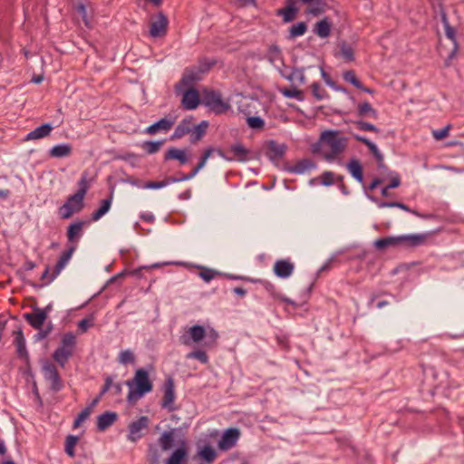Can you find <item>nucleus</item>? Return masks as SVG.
<instances>
[{"label": "nucleus", "mask_w": 464, "mask_h": 464, "mask_svg": "<svg viewBox=\"0 0 464 464\" xmlns=\"http://www.w3.org/2000/svg\"><path fill=\"white\" fill-rule=\"evenodd\" d=\"M432 232L423 234L401 235L397 237H386L378 238L373 242L374 247L379 251H383L389 247L414 248L423 246Z\"/></svg>", "instance_id": "f257e3e1"}, {"label": "nucleus", "mask_w": 464, "mask_h": 464, "mask_svg": "<svg viewBox=\"0 0 464 464\" xmlns=\"http://www.w3.org/2000/svg\"><path fill=\"white\" fill-rule=\"evenodd\" d=\"M125 384L129 388L127 395L129 403L136 402L153 390V382L150 379L149 372L143 368L137 369L133 378L127 380Z\"/></svg>", "instance_id": "f03ea898"}, {"label": "nucleus", "mask_w": 464, "mask_h": 464, "mask_svg": "<svg viewBox=\"0 0 464 464\" xmlns=\"http://www.w3.org/2000/svg\"><path fill=\"white\" fill-rule=\"evenodd\" d=\"M176 429L163 431L157 443H149L146 459L149 464H160L162 452L171 450L175 445Z\"/></svg>", "instance_id": "7ed1b4c3"}, {"label": "nucleus", "mask_w": 464, "mask_h": 464, "mask_svg": "<svg viewBox=\"0 0 464 464\" xmlns=\"http://www.w3.org/2000/svg\"><path fill=\"white\" fill-rule=\"evenodd\" d=\"M339 134V130H327L320 135L319 141L323 146H327L331 150L330 153L324 155L327 160H332L337 155L343 153L348 145V139Z\"/></svg>", "instance_id": "20e7f679"}, {"label": "nucleus", "mask_w": 464, "mask_h": 464, "mask_svg": "<svg viewBox=\"0 0 464 464\" xmlns=\"http://www.w3.org/2000/svg\"><path fill=\"white\" fill-rule=\"evenodd\" d=\"M201 102L216 114L225 113L231 108L227 102L223 101L220 92L215 90L205 89Z\"/></svg>", "instance_id": "39448f33"}, {"label": "nucleus", "mask_w": 464, "mask_h": 464, "mask_svg": "<svg viewBox=\"0 0 464 464\" xmlns=\"http://www.w3.org/2000/svg\"><path fill=\"white\" fill-rule=\"evenodd\" d=\"M84 192L77 190L76 193L70 195L65 203L59 208V215L63 219L70 218L74 213H79L84 208Z\"/></svg>", "instance_id": "423d86ee"}, {"label": "nucleus", "mask_w": 464, "mask_h": 464, "mask_svg": "<svg viewBox=\"0 0 464 464\" xmlns=\"http://www.w3.org/2000/svg\"><path fill=\"white\" fill-rule=\"evenodd\" d=\"M42 371L44 379L49 382V390L53 392H59L64 387L62 377L56 366L49 361L43 363Z\"/></svg>", "instance_id": "0eeeda50"}, {"label": "nucleus", "mask_w": 464, "mask_h": 464, "mask_svg": "<svg viewBox=\"0 0 464 464\" xmlns=\"http://www.w3.org/2000/svg\"><path fill=\"white\" fill-rule=\"evenodd\" d=\"M175 382L171 376L166 378L163 384V398L160 405L169 411H174L177 408L174 406L175 401Z\"/></svg>", "instance_id": "6e6552de"}, {"label": "nucleus", "mask_w": 464, "mask_h": 464, "mask_svg": "<svg viewBox=\"0 0 464 464\" xmlns=\"http://www.w3.org/2000/svg\"><path fill=\"white\" fill-rule=\"evenodd\" d=\"M240 435V430L237 428H228L225 430L218 442V450L221 451L230 450L237 445Z\"/></svg>", "instance_id": "1a4fd4ad"}, {"label": "nucleus", "mask_w": 464, "mask_h": 464, "mask_svg": "<svg viewBox=\"0 0 464 464\" xmlns=\"http://www.w3.org/2000/svg\"><path fill=\"white\" fill-rule=\"evenodd\" d=\"M169 19L162 12H159L152 17L150 28V35L152 38H160L167 34Z\"/></svg>", "instance_id": "9d476101"}, {"label": "nucleus", "mask_w": 464, "mask_h": 464, "mask_svg": "<svg viewBox=\"0 0 464 464\" xmlns=\"http://www.w3.org/2000/svg\"><path fill=\"white\" fill-rule=\"evenodd\" d=\"M203 76L193 67L185 68L181 79L176 84L177 91H183L185 88H195L194 85L201 81Z\"/></svg>", "instance_id": "9b49d317"}, {"label": "nucleus", "mask_w": 464, "mask_h": 464, "mask_svg": "<svg viewBox=\"0 0 464 464\" xmlns=\"http://www.w3.org/2000/svg\"><path fill=\"white\" fill-rule=\"evenodd\" d=\"M188 445L185 440H180L178 447L165 459V464H188Z\"/></svg>", "instance_id": "f8f14e48"}, {"label": "nucleus", "mask_w": 464, "mask_h": 464, "mask_svg": "<svg viewBox=\"0 0 464 464\" xmlns=\"http://www.w3.org/2000/svg\"><path fill=\"white\" fill-rule=\"evenodd\" d=\"M207 331L202 325L191 326L183 335L180 336V342L185 345L193 343H199L206 338Z\"/></svg>", "instance_id": "ddd939ff"}, {"label": "nucleus", "mask_w": 464, "mask_h": 464, "mask_svg": "<svg viewBox=\"0 0 464 464\" xmlns=\"http://www.w3.org/2000/svg\"><path fill=\"white\" fill-rule=\"evenodd\" d=\"M149 421L147 416H140L137 420L130 422L128 426V440L132 442L140 440L142 437L141 430L148 428Z\"/></svg>", "instance_id": "4468645a"}, {"label": "nucleus", "mask_w": 464, "mask_h": 464, "mask_svg": "<svg viewBox=\"0 0 464 464\" xmlns=\"http://www.w3.org/2000/svg\"><path fill=\"white\" fill-rule=\"evenodd\" d=\"M201 100L199 98V93L196 88H185L183 92V96L181 99L182 107L186 110H195Z\"/></svg>", "instance_id": "2eb2a0df"}, {"label": "nucleus", "mask_w": 464, "mask_h": 464, "mask_svg": "<svg viewBox=\"0 0 464 464\" xmlns=\"http://www.w3.org/2000/svg\"><path fill=\"white\" fill-rule=\"evenodd\" d=\"M174 124L175 118L165 117L147 127L145 133L149 135H154L160 131L167 132L173 127Z\"/></svg>", "instance_id": "dca6fc26"}, {"label": "nucleus", "mask_w": 464, "mask_h": 464, "mask_svg": "<svg viewBox=\"0 0 464 464\" xmlns=\"http://www.w3.org/2000/svg\"><path fill=\"white\" fill-rule=\"evenodd\" d=\"M286 150L287 147L285 144H279L276 140H271L266 143V155L270 160L276 161L285 156Z\"/></svg>", "instance_id": "f3484780"}, {"label": "nucleus", "mask_w": 464, "mask_h": 464, "mask_svg": "<svg viewBox=\"0 0 464 464\" xmlns=\"http://www.w3.org/2000/svg\"><path fill=\"white\" fill-rule=\"evenodd\" d=\"M14 344L16 346L17 356L23 359L28 365L30 362L29 353L25 346V339L24 336L23 330L20 328L14 333Z\"/></svg>", "instance_id": "a211bd4d"}, {"label": "nucleus", "mask_w": 464, "mask_h": 464, "mask_svg": "<svg viewBox=\"0 0 464 464\" xmlns=\"http://www.w3.org/2000/svg\"><path fill=\"white\" fill-rule=\"evenodd\" d=\"M193 120L192 116L184 118L176 127L170 140H179L183 136L189 134L193 130Z\"/></svg>", "instance_id": "6ab92c4d"}, {"label": "nucleus", "mask_w": 464, "mask_h": 464, "mask_svg": "<svg viewBox=\"0 0 464 464\" xmlns=\"http://www.w3.org/2000/svg\"><path fill=\"white\" fill-rule=\"evenodd\" d=\"M75 251V246H72L67 250H65L62 256H60L58 262L56 263L53 273L49 277V282H53L57 276L61 273V271L65 267L69 260L71 259L73 252Z\"/></svg>", "instance_id": "aec40b11"}, {"label": "nucleus", "mask_w": 464, "mask_h": 464, "mask_svg": "<svg viewBox=\"0 0 464 464\" xmlns=\"http://www.w3.org/2000/svg\"><path fill=\"white\" fill-rule=\"evenodd\" d=\"M294 264L285 259L277 260L274 265V272L280 278H287L294 272Z\"/></svg>", "instance_id": "412c9836"}, {"label": "nucleus", "mask_w": 464, "mask_h": 464, "mask_svg": "<svg viewBox=\"0 0 464 464\" xmlns=\"http://www.w3.org/2000/svg\"><path fill=\"white\" fill-rule=\"evenodd\" d=\"M286 4L285 8L276 10V15L282 16L284 23H290L295 20L298 8L295 6V0H286Z\"/></svg>", "instance_id": "4be33fe9"}, {"label": "nucleus", "mask_w": 464, "mask_h": 464, "mask_svg": "<svg viewBox=\"0 0 464 464\" xmlns=\"http://www.w3.org/2000/svg\"><path fill=\"white\" fill-rule=\"evenodd\" d=\"M369 198L375 202L379 208H401L404 211H407V212H410V213H412L413 215L417 216V217H420V218H428V216H424V215H421L420 214L418 211L416 210H413V209H411L406 204L404 203H401V202H388V201H381L379 199H377L375 197L373 196H368Z\"/></svg>", "instance_id": "5701e85b"}, {"label": "nucleus", "mask_w": 464, "mask_h": 464, "mask_svg": "<svg viewBox=\"0 0 464 464\" xmlns=\"http://www.w3.org/2000/svg\"><path fill=\"white\" fill-rule=\"evenodd\" d=\"M118 417L119 415L115 411L103 412L97 418V429L100 431H104L118 420Z\"/></svg>", "instance_id": "b1692460"}, {"label": "nucleus", "mask_w": 464, "mask_h": 464, "mask_svg": "<svg viewBox=\"0 0 464 464\" xmlns=\"http://www.w3.org/2000/svg\"><path fill=\"white\" fill-rule=\"evenodd\" d=\"M230 151L233 153V157L226 158L227 160H237L245 162L252 159V157L249 156L250 150L245 148L241 143L231 145Z\"/></svg>", "instance_id": "393cba45"}, {"label": "nucleus", "mask_w": 464, "mask_h": 464, "mask_svg": "<svg viewBox=\"0 0 464 464\" xmlns=\"http://www.w3.org/2000/svg\"><path fill=\"white\" fill-rule=\"evenodd\" d=\"M314 168L315 164L312 160L303 159L298 160L294 166L286 167L285 169L291 173L303 174Z\"/></svg>", "instance_id": "a878e982"}, {"label": "nucleus", "mask_w": 464, "mask_h": 464, "mask_svg": "<svg viewBox=\"0 0 464 464\" xmlns=\"http://www.w3.org/2000/svg\"><path fill=\"white\" fill-rule=\"evenodd\" d=\"M113 190L114 188H111L110 196L101 201L100 208L92 214V220H99L110 210L113 198Z\"/></svg>", "instance_id": "bb28decb"}, {"label": "nucleus", "mask_w": 464, "mask_h": 464, "mask_svg": "<svg viewBox=\"0 0 464 464\" xmlns=\"http://www.w3.org/2000/svg\"><path fill=\"white\" fill-rule=\"evenodd\" d=\"M34 312V314H24V318L33 328L41 330V327L44 326V324L47 318L45 317L44 313H41L39 311Z\"/></svg>", "instance_id": "cd10ccee"}, {"label": "nucleus", "mask_w": 464, "mask_h": 464, "mask_svg": "<svg viewBox=\"0 0 464 464\" xmlns=\"http://www.w3.org/2000/svg\"><path fill=\"white\" fill-rule=\"evenodd\" d=\"M53 130V126L50 123H44L34 129V130L30 131L26 137L25 140H38L44 138L50 134V132Z\"/></svg>", "instance_id": "c85d7f7f"}, {"label": "nucleus", "mask_w": 464, "mask_h": 464, "mask_svg": "<svg viewBox=\"0 0 464 464\" xmlns=\"http://www.w3.org/2000/svg\"><path fill=\"white\" fill-rule=\"evenodd\" d=\"M331 22L328 17H324V19L318 21L314 28V32L320 38H326L331 34Z\"/></svg>", "instance_id": "c756f323"}, {"label": "nucleus", "mask_w": 464, "mask_h": 464, "mask_svg": "<svg viewBox=\"0 0 464 464\" xmlns=\"http://www.w3.org/2000/svg\"><path fill=\"white\" fill-rule=\"evenodd\" d=\"M72 145L69 143H63L53 146L49 150V156L52 158H64L72 153Z\"/></svg>", "instance_id": "7c9ffc66"}, {"label": "nucleus", "mask_w": 464, "mask_h": 464, "mask_svg": "<svg viewBox=\"0 0 464 464\" xmlns=\"http://www.w3.org/2000/svg\"><path fill=\"white\" fill-rule=\"evenodd\" d=\"M347 169L353 179L360 183L363 182L362 166L358 160H351L347 164Z\"/></svg>", "instance_id": "2f4dec72"}, {"label": "nucleus", "mask_w": 464, "mask_h": 464, "mask_svg": "<svg viewBox=\"0 0 464 464\" xmlns=\"http://www.w3.org/2000/svg\"><path fill=\"white\" fill-rule=\"evenodd\" d=\"M179 160L180 164H186L188 160L185 151L175 147L169 148L164 155V160Z\"/></svg>", "instance_id": "473e14b6"}, {"label": "nucleus", "mask_w": 464, "mask_h": 464, "mask_svg": "<svg viewBox=\"0 0 464 464\" xmlns=\"http://www.w3.org/2000/svg\"><path fill=\"white\" fill-rule=\"evenodd\" d=\"M208 125L209 123L208 121H202L197 126L193 125V130L190 132L191 143H196L197 141L200 140L203 138V136L207 132Z\"/></svg>", "instance_id": "72a5a7b5"}, {"label": "nucleus", "mask_w": 464, "mask_h": 464, "mask_svg": "<svg viewBox=\"0 0 464 464\" xmlns=\"http://www.w3.org/2000/svg\"><path fill=\"white\" fill-rule=\"evenodd\" d=\"M214 152V149L212 147H208L207 148L200 159H199V161L198 163L197 164V166L191 170V172L186 174V178H189V179H192L193 177H195L198 172L202 169L204 168V166L206 165V162L208 160V159L212 155V153Z\"/></svg>", "instance_id": "f704fd0d"}, {"label": "nucleus", "mask_w": 464, "mask_h": 464, "mask_svg": "<svg viewBox=\"0 0 464 464\" xmlns=\"http://www.w3.org/2000/svg\"><path fill=\"white\" fill-rule=\"evenodd\" d=\"M356 113L361 118L372 117L373 119H377L378 117L377 111L374 108H372L369 102H363L362 103H359L357 106Z\"/></svg>", "instance_id": "c9c22d12"}, {"label": "nucleus", "mask_w": 464, "mask_h": 464, "mask_svg": "<svg viewBox=\"0 0 464 464\" xmlns=\"http://www.w3.org/2000/svg\"><path fill=\"white\" fill-rule=\"evenodd\" d=\"M83 225V221H76L69 225L66 233L68 241L73 242L82 235Z\"/></svg>", "instance_id": "e433bc0d"}, {"label": "nucleus", "mask_w": 464, "mask_h": 464, "mask_svg": "<svg viewBox=\"0 0 464 464\" xmlns=\"http://www.w3.org/2000/svg\"><path fill=\"white\" fill-rule=\"evenodd\" d=\"M72 355V351L58 347L53 352V358L61 367H64Z\"/></svg>", "instance_id": "4c0bfd02"}, {"label": "nucleus", "mask_w": 464, "mask_h": 464, "mask_svg": "<svg viewBox=\"0 0 464 464\" xmlns=\"http://www.w3.org/2000/svg\"><path fill=\"white\" fill-rule=\"evenodd\" d=\"M198 455L199 456V458L201 459H203L204 461H206L208 464L213 463L218 456L216 450L210 445L204 446L198 451Z\"/></svg>", "instance_id": "58836bf2"}, {"label": "nucleus", "mask_w": 464, "mask_h": 464, "mask_svg": "<svg viewBox=\"0 0 464 464\" xmlns=\"http://www.w3.org/2000/svg\"><path fill=\"white\" fill-rule=\"evenodd\" d=\"M215 64H216V60H211L207 57H202V58L198 59V64L193 65V67L203 76Z\"/></svg>", "instance_id": "ea45409f"}, {"label": "nucleus", "mask_w": 464, "mask_h": 464, "mask_svg": "<svg viewBox=\"0 0 464 464\" xmlns=\"http://www.w3.org/2000/svg\"><path fill=\"white\" fill-rule=\"evenodd\" d=\"M445 29V34L446 36L452 42L453 44V48L450 52V53L449 54V59H453L459 50V44L457 43V39H456V30L454 27H452L451 25H447V28H444Z\"/></svg>", "instance_id": "a19ab883"}, {"label": "nucleus", "mask_w": 464, "mask_h": 464, "mask_svg": "<svg viewBox=\"0 0 464 464\" xmlns=\"http://www.w3.org/2000/svg\"><path fill=\"white\" fill-rule=\"evenodd\" d=\"M307 31V24L305 22H298L289 28L288 39H294L298 36H302Z\"/></svg>", "instance_id": "79ce46f5"}, {"label": "nucleus", "mask_w": 464, "mask_h": 464, "mask_svg": "<svg viewBox=\"0 0 464 464\" xmlns=\"http://www.w3.org/2000/svg\"><path fill=\"white\" fill-rule=\"evenodd\" d=\"M78 441H79L78 436L70 434L66 437L64 451L66 452V454L69 457H71V458L75 457L74 448H75L76 444L78 443Z\"/></svg>", "instance_id": "37998d69"}, {"label": "nucleus", "mask_w": 464, "mask_h": 464, "mask_svg": "<svg viewBox=\"0 0 464 464\" xmlns=\"http://www.w3.org/2000/svg\"><path fill=\"white\" fill-rule=\"evenodd\" d=\"M304 71V68H294L289 75L282 73V76L289 82L298 81L300 84H304L305 82Z\"/></svg>", "instance_id": "c03bdc74"}, {"label": "nucleus", "mask_w": 464, "mask_h": 464, "mask_svg": "<svg viewBox=\"0 0 464 464\" xmlns=\"http://www.w3.org/2000/svg\"><path fill=\"white\" fill-rule=\"evenodd\" d=\"M163 143L164 140H147L142 143L141 147L148 154H155L160 150Z\"/></svg>", "instance_id": "a18cd8bd"}, {"label": "nucleus", "mask_w": 464, "mask_h": 464, "mask_svg": "<svg viewBox=\"0 0 464 464\" xmlns=\"http://www.w3.org/2000/svg\"><path fill=\"white\" fill-rule=\"evenodd\" d=\"M75 343H76L75 335L72 332H69V333H66L63 334L60 347L64 348L69 351H72L73 353V348L75 346Z\"/></svg>", "instance_id": "49530a36"}, {"label": "nucleus", "mask_w": 464, "mask_h": 464, "mask_svg": "<svg viewBox=\"0 0 464 464\" xmlns=\"http://www.w3.org/2000/svg\"><path fill=\"white\" fill-rule=\"evenodd\" d=\"M267 60L271 63H275L276 61H283L281 50L278 45L272 44L269 46L266 55Z\"/></svg>", "instance_id": "de8ad7c7"}, {"label": "nucleus", "mask_w": 464, "mask_h": 464, "mask_svg": "<svg viewBox=\"0 0 464 464\" xmlns=\"http://www.w3.org/2000/svg\"><path fill=\"white\" fill-rule=\"evenodd\" d=\"M198 268L200 269V272H199L200 278L207 283L210 282L217 276L221 275L220 272L214 270L212 268L206 267V266H198Z\"/></svg>", "instance_id": "09e8293b"}, {"label": "nucleus", "mask_w": 464, "mask_h": 464, "mask_svg": "<svg viewBox=\"0 0 464 464\" xmlns=\"http://www.w3.org/2000/svg\"><path fill=\"white\" fill-rule=\"evenodd\" d=\"M340 53L346 62H353L354 60V52L350 44L346 42L340 44Z\"/></svg>", "instance_id": "8fccbe9b"}, {"label": "nucleus", "mask_w": 464, "mask_h": 464, "mask_svg": "<svg viewBox=\"0 0 464 464\" xmlns=\"http://www.w3.org/2000/svg\"><path fill=\"white\" fill-rule=\"evenodd\" d=\"M334 178L335 174L333 171L326 170L324 171L318 179H320L321 185L330 187L335 183Z\"/></svg>", "instance_id": "3c124183"}, {"label": "nucleus", "mask_w": 464, "mask_h": 464, "mask_svg": "<svg viewBox=\"0 0 464 464\" xmlns=\"http://www.w3.org/2000/svg\"><path fill=\"white\" fill-rule=\"evenodd\" d=\"M353 137L354 138L355 140L362 142L365 146H367V148L369 149V150L372 152V155L377 154L380 151L378 150L377 146L372 141H371L368 138H366L364 136L358 135V134H353Z\"/></svg>", "instance_id": "603ef678"}, {"label": "nucleus", "mask_w": 464, "mask_h": 464, "mask_svg": "<svg viewBox=\"0 0 464 464\" xmlns=\"http://www.w3.org/2000/svg\"><path fill=\"white\" fill-rule=\"evenodd\" d=\"M356 128L362 131H373L376 133L380 132V129H378L375 125L363 121L362 120H358L354 121Z\"/></svg>", "instance_id": "864d4df0"}, {"label": "nucleus", "mask_w": 464, "mask_h": 464, "mask_svg": "<svg viewBox=\"0 0 464 464\" xmlns=\"http://www.w3.org/2000/svg\"><path fill=\"white\" fill-rule=\"evenodd\" d=\"M247 125L254 130H261L265 126V121L259 116H250L246 119Z\"/></svg>", "instance_id": "5fc2aeb1"}, {"label": "nucleus", "mask_w": 464, "mask_h": 464, "mask_svg": "<svg viewBox=\"0 0 464 464\" xmlns=\"http://www.w3.org/2000/svg\"><path fill=\"white\" fill-rule=\"evenodd\" d=\"M311 89H312L313 95L316 100L322 101L323 99L327 97L326 91L321 87L319 82H313L311 85Z\"/></svg>", "instance_id": "6e6d98bb"}, {"label": "nucleus", "mask_w": 464, "mask_h": 464, "mask_svg": "<svg viewBox=\"0 0 464 464\" xmlns=\"http://www.w3.org/2000/svg\"><path fill=\"white\" fill-rule=\"evenodd\" d=\"M135 356L130 350L121 351L119 354V362L122 364L134 363Z\"/></svg>", "instance_id": "4d7b16f0"}, {"label": "nucleus", "mask_w": 464, "mask_h": 464, "mask_svg": "<svg viewBox=\"0 0 464 464\" xmlns=\"http://www.w3.org/2000/svg\"><path fill=\"white\" fill-rule=\"evenodd\" d=\"M53 325L50 322L46 324L44 328L41 327V330H38V333L34 335V341L39 342L43 339H45L53 331Z\"/></svg>", "instance_id": "13d9d810"}, {"label": "nucleus", "mask_w": 464, "mask_h": 464, "mask_svg": "<svg viewBox=\"0 0 464 464\" xmlns=\"http://www.w3.org/2000/svg\"><path fill=\"white\" fill-rule=\"evenodd\" d=\"M187 357L188 359H197L202 363H207L208 362V356L206 352L202 350H196L189 353Z\"/></svg>", "instance_id": "bf43d9fd"}, {"label": "nucleus", "mask_w": 464, "mask_h": 464, "mask_svg": "<svg viewBox=\"0 0 464 464\" xmlns=\"http://www.w3.org/2000/svg\"><path fill=\"white\" fill-rule=\"evenodd\" d=\"M434 8H435V12H438L440 14V20H441V23H442L444 28H447V25H450L449 19H448L447 13H446L443 4L441 3L440 0L439 1L437 6H435Z\"/></svg>", "instance_id": "052dcab7"}, {"label": "nucleus", "mask_w": 464, "mask_h": 464, "mask_svg": "<svg viewBox=\"0 0 464 464\" xmlns=\"http://www.w3.org/2000/svg\"><path fill=\"white\" fill-rule=\"evenodd\" d=\"M281 93L286 98H295L299 101L303 100L302 92L300 90H297L296 88H293V89L285 88V89L281 90Z\"/></svg>", "instance_id": "680f3d73"}, {"label": "nucleus", "mask_w": 464, "mask_h": 464, "mask_svg": "<svg viewBox=\"0 0 464 464\" xmlns=\"http://www.w3.org/2000/svg\"><path fill=\"white\" fill-rule=\"evenodd\" d=\"M343 79L352 83L354 87L356 88H362V82L357 79L355 73L353 71L350 70V71H346L344 73H343Z\"/></svg>", "instance_id": "e2e57ef3"}, {"label": "nucleus", "mask_w": 464, "mask_h": 464, "mask_svg": "<svg viewBox=\"0 0 464 464\" xmlns=\"http://www.w3.org/2000/svg\"><path fill=\"white\" fill-rule=\"evenodd\" d=\"M451 126L449 124L440 130H436L432 131V136L437 140H441L445 139L449 135V131Z\"/></svg>", "instance_id": "0e129e2a"}, {"label": "nucleus", "mask_w": 464, "mask_h": 464, "mask_svg": "<svg viewBox=\"0 0 464 464\" xmlns=\"http://www.w3.org/2000/svg\"><path fill=\"white\" fill-rule=\"evenodd\" d=\"M90 410L89 409H83L76 417V419L73 421V428H77L81 425L82 421H84L89 416H90Z\"/></svg>", "instance_id": "69168bd1"}, {"label": "nucleus", "mask_w": 464, "mask_h": 464, "mask_svg": "<svg viewBox=\"0 0 464 464\" xmlns=\"http://www.w3.org/2000/svg\"><path fill=\"white\" fill-rule=\"evenodd\" d=\"M190 179L189 178H186V174L182 175L181 177H173V176H169V177H166L164 179H162L163 183H164V187L169 185V184H172V183H176V182H181V181H186V180H188Z\"/></svg>", "instance_id": "338daca9"}, {"label": "nucleus", "mask_w": 464, "mask_h": 464, "mask_svg": "<svg viewBox=\"0 0 464 464\" xmlns=\"http://www.w3.org/2000/svg\"><path fill=\"white\" fill-rule=\"evenodd\" d=\"M264 288L275 298H278L279 294L276 292V286L269 281H260Z\"/></svg>", "instance_id": "774afa93"}]
</instances>
